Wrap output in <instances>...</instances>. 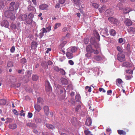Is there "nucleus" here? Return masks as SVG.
<instances>
[{"mask_svg":"<svg viewBox=\"0 0 135 135\" xmlns=\"http://www.w3.org/2000/svg\"><path fill=\"white\" fill-rule=\"evenodd\" d=\"M13 10H11L9 9V10L5 12V15L6 17H11V19L13 20L15 19V17L14 16H13Z\"/></svg>","mask_w":135,"mask_h":135,"instance_id":"obj_1","label":"nucleus"},{"mask_svg":"<svg viewBox=\"0 0 135 135\" xmlns=\"http://www.w3.org/2000/svg\"><path fill=\"white\" fill-rule=\"evenodd\" d=\"M18 3H15L14 2H12L10 4V6L9 9L11 10H14V9L16 10L18 9Z\"/></svg>","mask_w":135,"mask_h":135,"instance_id":"obj_2","label":"nucleus"},{"mask_svg":"<svg viewBox=\"0 0 135 135\" xmlns=\"http://www.w3.org/2000/svg\"><path fill=\"white\" fill-rule=\"evenodd\" d=\"M108 20L112 24H115L117 25H118L120 23V21H118L117 19L112 17H109L108 18Z\"/></svg>","mask_w":135,"mask_h":135,"instance_id":"obj_3","label":"nucleus"},{"mask_svg":"<svg viewBox=\"0 0 135 135\" xmlns=\"http://www.w3.org/2000/svg\"><path fill=\"white\" fill-rule=\"evenodd\" d=\"M117 60L119 61L122 62L125 61V55L121 53H119L117 55Z\"/></svg>","mask_w":135,"mask_h":135,"instance_id":"obj_4","label":"nucleus"},{"mask_svg":"<svg viewBox=\"0 0 135 135\" xmlns=\"http://www.w3.org/2000/svg\"><path fill=\"white\" fill-rule=\"evenodd\" d=\"M45 89L47 91H49L51 89V87L50 86V84L48 81L45 82Z\"/></svg>","mask_w":135,"mask_h":135,"instance_id":"obj_5","label":"nucleus"},{"mask_svg":"<svg viewBox=\"0 0 135 135\" xmlns=\"http://www.w3.org/2000/svg\"><path fill=\"white\" fill-rule=\"evenodd\" d=\"M86 50L87 52H93V51L94 50V49L93 48L92 46L91 45H89L86 46Z\"/></svg>","mask_w":135,"mask_h":135,"instance_id":"obj_6","label":"nucleus"},{"mask_svg":"<svg viewBox=\"0 0 135 135\" xmlns=\"http://www.w3.org/2000/svg\"><path fill=\"white\" fill-rule=\"evenodd\" d=\"M1 25L6 27H8L9 26V23L7 20H4L1 22Z\"/></svg>","mask_w":135,"mask_h":135,"instance_id":"obj_7","label":"nucleus"},{"mask_svg":"<svg viewBox=\"0 0 135 135\" xmlns=\"http://www.w3.org/2000/svg\"><path fill=\"white\" fill-rule=\"evenodd\" d=\"M92 122L91 118L89 117L88 118L85 122V124L86 126H90Z\"/></svg>","mask_w":135,"mask_h":135,"instance_id":"obj_8","label":"nucleus"},{"mask_svg":"<svg viewBox=\"0 0 135 135\" xmlns=\"http://www.w3.org/2000/svg\"><path fill=\"white\" fill-rule=\"evenodd\" d=\"M105 13L107 16H108L112 15L113 14V12L112 9H108L106 10Z\"/></svg>","mask_w":135,"mask_h":135,"instance_id":"obj_9","label":"nucleus"},{"mask_svg":"<svg viewBox=\"0 0 135 135\" xmlns=\"http://www.w3.org/2000/svg\"><path fill=\"white\" fill-rule=\"evenodd\" d=\"M39 8L41 10H47L48 7V6L47 5L44 4H42L39 6Z\"/></svg>","mask_w":135,"mask_h":135,"instance_id":"obj_10","label":"nucleus"},{"mask_svg":"<svg viewBox=\"0 0 135 135\" xmlns=\"http://www.w3.org/2000/svg\"><path fill=\"white\" fill-rule=\"evenodd\" d=\"M124 22L126 25L127 26H129L132 25V21L127 18H126Z\"/></svg>","mask_w":135,"mask_h":135,"instance_id":"obj_11","label":"nucleus"},{"mask_svg":"<svg viewBox=\"0 0 135 135\" xmlns=\"http://www.w3.org/2000/svg\"><path fill=\"white\" fill-rule=\"evenodd\" d=\"M68 80L66 79L63 78L61 79V84L63 85H65L68 84Z\"/></svg>","mask_w":135,"mask_h":135,"instance_id":"obj_12","label":"nucleus"},{"mask_svg":"<svg viewBox=\"0 0 135 135\" xmlns=\"http://www.w3.org/2000/svg\"><path fill=\"white\" fill-rule=\"evenodd\" d=\"M27 9H28V11L31 13L36 12V9L33 6L30 5H29L27 7Z\"/></svg>","mask_w":135,"mask_h":135,"instance_id":"obj_13","label":"nucleus"},{"mask_svg":"<svg viewBox=\"0 0 135 135\" xmlns=\"http://www.w3.org/2000/svg\"><path fill=\"white\" fill-rule=\"evenodd\" d=\"M132 9L131 8L127 7L125 8H124L123 10V13L124 14H127L128 13L132 11Z\"/></svg>","mask_w":135,"mask_h":135,"instance_id":"obj_14","label":"nucleus"},{"mask_svg":"<svg viewBox=\"0 0 135 135\" xmlns=\"http://www.w3.org/2000/svg\"><path fill=\"white\" fill-rule=\"evenodd\" d=\"M122 65L124 67H131L132 66V64L130 63L127 62L126 61L123 63Z\"/></svg>","mask_w":135,"mask_h":135,"instance_id":"obj_15","label":"nucleus"},{"mask_svg":"<svg viewBox=\"0 0 135 135\" xmlns=\"http://www.w3.org/2000/svg\"><path fill=\"white\" fill-rule=\"evenodd\" d=\"M44 111L46 115H47L49 114V107L47 106H45L44 107Z\"/></svg>","mask_w":135,"mask_h":135,"instance_id":"obj_16","label":"nucleus"},{"mask_svg":"<svg viewBox=\"0 0 135 135\" xmlns=\"http://www.w3.org/2000/svg\"><path fill=\"white\" fill-rule=\"evenodd\" d=\"M123 7V5L120 2L118 3L117 6H116V7L117 8L120 10H122Z\"/></svg>","mask_w":135,"mask_h":135,"instance_id":"obj_17","label":"nucleus"},{"mask_svg":"<svg viewBox=\"0 0 135 135\" xmlns=\"http://www.w3.org/2000/svg\"><path fill=\"white\" fill-rule=\"evenodd\" d=\"M66 57L69 59H72L73 57V54L69 52H66Z\"/></svg>","mask_w":135,"mask_h":135,"instance_id":"obj_18","label":"nucleus"},{"mask_svg":"<svg viewBox=\"0 0 135 135\" xmlns=\"http://www.w3.org/2000/svg\"><path fill=\"white\" fill-rule=\"evenodd\" d=\"M128 32L130 34H133L135 32V28L132 27H130L129 29H128Z\"/></svg>","mask_w":135,"mask_h":135,"instance_id":"obj_19","label":"nucleus"},{"mask_svg":"<svg viewBox=\"0 0 135 135\" xmlns=\"http://www.w3.org/2000/svg\"><path fill=\"white\" fill-rule=\"evenodd\" d=\"M37 43L36 42L33 41L31 43V47L32 49H34L37 47Z\"/></svg>","mask_w":135,"mask_h":135,"instance_id":"obj_20","label":"nucleus"},{"mask_svg":"<svg viewBox=\"0 0 135 135\" xmlns=\"http://www.w3.org/2000/svg\"><path fill=\"white\" fill-rule=\"evenodd\" d=\"M33 21L32 19L27 18L25 20V22L27 24L30 25L32 24Z\"/></svg>","mask_w":135,"mask_h":135,"instance_id":"obj_21","label":"nucleus"},{"mask_svg":"<svg viewBox=\"0 0 135 135\" xmlns=\"http://www.w3.org/2000/svg\"><path fill=\"white\" fill-rule=\"evenodd\" d=\"M117 132L120 135H126V132L122 130H118Z\"/></svg>","mask_w":135,"mask_h":135,"instance_id":"obj_22","label":"nucleus"},{"mask_svg":"<svg viewBox=\"0 0 135 135\" xmlns=\"http://www.w3.org/2000/svg\"><path fill=\"white\" fill-rule=\"evenodd\" d=\"M46 127L49 129H51L52 130L53 129L55 128L54 126L51 124H46Z\"/></svg>","mask_w":135,"mask_h":135,"instance_id":"obj_23","label":"nucleus"},{"mask_svg":"<svg viewBox=\"0 0 135 135\" xmlns=\"http://www.w3.org/2000/svg\"><path fill=\"white\" fill-rule=\"evenodd\" d=\"M71 122L73 125H75L77 123L76 118L74 117L72 118Z\"/></svg>","mask_w":135,"mask_h":135,"instance_id":"obj_24","label":"nucleus"},{"mask_svg":"<svg viewBox=\"0 0 135 135\" xmlns=\"http://www.w3.org/2000/svg\"><path fill=\"white\" fill-rule=\"evenodd\" d=\"M94 59L98 61H100L102 60V57L100 56L97 55L94 56Z\"/></svg>","mask_w":135,"mask_h":135,"instance_id":"obj_25","label":"nucleus"},{"mask_svg":"<svg viewBox=\"0 0 135 135\" xmlns=\"http://www.w3.org/2000/svg\"><path fill=\"white\" fill-rule=\"evenodd\" d=\"M106 9V7L105 6H103L100 8H99V12L100 13L104 12L105 9Z\"/></svg>","mask_w":135,"mask_h":135,"instance_id":"obj_26","label":"nucleus"},{"mask_svg":"<svg viewBox=\"0 0 135 135\" xmlns=\"http://www.w3.org/2000/svg\"><path fill=\"white\" fill-rule=\"evenodd\" d=\"M44 101L43 99L40 97H39L37 98V104H42Z\"/></svg>","mask_w":135,"mask_h":135,"instance_id":"obj_27","label":"nucleus"},{"mask_svg":"<svg viewBox=\"0 0 135 135\" xmlns=\"http://www.w3.org/2000/svg\"><path fill=\"white\" fill-rule=\"evenodd\" d=\"M115 82L117 86H118L119 84H120L123 82L122 79L119 78L117 79Z\"/></svg>","mask_w":135,"mask_h":135,"instance_id":"obj_28","label":"nucleus"},{"mask_svg":"<svg viewBox=\"0 0 135 135\" xmlns=\"http://www.w3.org/2000/svg\"><path fill=\"white\" fill-rule=\"evenodd\" d=\"M35 109L38 112H39L41 109V107L39 105H35Z\"/></svg>","mask_w":135,"mask_h":135,"instance_id":"obj_29","label":"nucleus"},{"mask_svg":"<svg viewBox=\"0 0 135 135\" xmlns=\"http://www.w3.org/2000/svg\"><path fill=\"white\" fill-rule=\"evenodd\" d=\"M9 127L10 129H13L17 128V125L15 124H9Z\"/></svg>","mask_w":135,"mask_h":135,"instance_id":"obj_30","label":"nucleus"},{"mask_svg":"<svg viewBox=\"0 0 135 135\" xmlns=\"http://www.w3.org/2000/svg\"><path fill=\"white\" fill-rule=\"evenodd\" d=\"M127 53H128L129 54H130L131 52V50L130 48V44H128L127 45Z\"/></svg>","mask_w":135,"mask_h":135,"instance_id":"obj_31","label":"nucleus"},{"mask_svg":"<svg viewBox=\"0 0 135 135\" xmlns=\"http://www.w3.org/2000/svg\"><path fill=\"white\" fill-rule=\"evenodd\" d=\"M21 18L22 21H24L27 19V15L26 14L21 15L20 16Z\"/></svg>","mask_w":135,"mask_h":135,"instance_id":"obj_32","label":"nucleus"},{"mask_svg":"<svg viewBox=\"0 0 135 135\" xmlns=\"http://www.w3.org/2000/svg\"><path fill=\"white\" fill-rule=\"evenodd\" d=\"M38 76L37 75H33L32 76V79L33 81H36L38 79Z\"/></svg>","mask_w":135,"mask_h":135,"instance_id":"obj_33","label":"nucleus"},{"mask_svg":"<svg viewBox=\"0 0 135 135\" xmlns=\"http://www.w3.org/2000/svg\"><path fill=\"white\" fill-rule=\"evenodd\" d=\"M126 73H127V75H132L133 70H127L126 71Z\"/></svg>","mask_w":135,"mask_h":135,"instance_id":"obj_34","label":"nucleus"},{"mask_svg":"<svg viewBox=\"0 0 135 135\" xmlns=\"http://www.w3.org/2000/svg\"><path fill=\"white\" fill-rule=\"evenodd\" d=\"M109 32H110V35L113 36H115L116 34L115 31L114 29H111Z\"/></svg>","mask_w":135,"mask_h":135,"instance_id":"obj_35","label":"nucleus"},{"mask_svg":"<svg viewBox=\"0 0 135 135\" xmlns=\"http://www.w3.org/2000/svg\"><path fill=\"white\" fill-rule=\"evenodd\" d=\"M6 101L5 99H2L0 100V104L2 105H4L6 104Z\"/></svg>","mask_w":135,"mask_h":135,"instance_id":"obj_36","label":"nucleus"},{"mask_svg":"<svg viewBox=\"0 0 135 135\" xmlns=\"http://www.w3.org/2000/svg\"><path fill=\"white\" fill-rule=\"evenodd\" d=\"M92 52H87L85 54L86 57L88 58V59H90L91 55V53Z\"/></svg>","mask_w":135,"mask_h":135,"instance_id":"obj_37","label":"nucleus"},{"mask_svg":"<svg viewBox=\"0 0 135 135\" xmlns=\"http://www.w3.org/2000/svg\"><path fill=\"white\" fill-rule=\"evenodd\" d=\"M13 66V64L12 61H8L7 62V66L8 67H10L12 66Z\"/></svg>","mask_w":135,"mask_h":135,"instance_id":"obj_38","label":"nucleus"},{"mask_svg":"<svg viewBox=\"0 0 135 135\" xmlns=\"http://www.w3.org/2000/svg\"><path fill=\"white\" fill-rule=\"evenodd\" d=\"M76 100V101L79 102L80 100L81 97L79 94L76 95L75 96Z\"/></svg>","mask_w":135,"mask_h":135,"instance_id":"obj_39","label":"nucleus"},{"mask_svg":"<svg viewBox=\"0 0 135 135\" xmlns=\"http://www.w3.org/2000/svg\"><path fill=\"white\" fill-rule=\"evenodd\" d=\"M95 40V39L94 37H92L90 39V43L91 44H94L97 42Z\"/></svg>","mask_w":135,"mask_h":135,"instance_id":"obj_40","label":"nucleus"},{"mask_svg":"<svg viewBox=\"0 0 135 135\" xmlns=\"http://www.w3.org/2000/svg\"><path fill=\"white\" fill-rule=\"evenodd\" d=\"M92 45L94 46V47L96 49H97L99 48V45L98 42Z\"/></svg>","mask_w":135,"mask_h":135,"instance_id":"obj_41","label":"nucleus"},{"mask_svg":"<svg viewBox=\"0 0 135 135\" xmlns=\"http://www.w3.org/2000/svg\"><path fill=\"white\" fill-rule=\"evenodd\" d=\"M94 36H95L97 39L99 41L100 40V37L99 34L98 33L96 32L95 33H94Z\"/></svg>","mask_w":135,"mask_h":135,"instance_id":"obj_42","label":"nucleus"},{"mask_svg":"<svg viewBox=\"0 0 135 135\" xmlns=\"http://www.w3.org/2000/svg\"><path fill=\"white\" fill-rule=\"evenodd\" d=\"M35 121L37 123H41L42 122V120L40 118H37L35 119Z\"/></svg>","mask_w":135,"mask_h":135,"instance_id":"obj_43","label":"nucleus"},{"mask_svg":"<svg viewBox=\"0 0 135 135\" xmlns=\"http://www.w3.org/2000/svg\"><path fill=\"white\" fill-rule=\"evenodd\" d=\"M20 62L22 64H24L27 62L25 58H22L20 60Z\"/></svg>","mask_w":135,"mask_h":135,"instance_id":"obj_44","label":"nucleus"},{"mask_svg":"<svg viewBox=\"0 0 135 135\" xmlns=\"http://www.w3.org/2000/svg\"><path fill=\"white\" fill-rule=\"evenodd\" d=\"M132 75H126V79L127 80H130L132 78Z\"/></svg>","mask_w":135,"mask_h":135,"instance_id":"obj_45","label":"nucleus"},{"mask_svg":"<svg viewBox=\"0 0 135 135\" xmlns=\"http://www.w3.org/2000/svg\"><path fill=\"white\" fill-rule=\"evenodd\" d=\"M40 31L42 32H41L43 33H46L48 32V31H47L46 28H42L41 30H40Z\"/></svg>","mask_w":135,"mask_h":135,"instance_id":"obj_46","label":"nucleus"},{"mask_svg":"<svg viewBox=\"0 0 135 135\" xmlns=\"http://www.w3.org/2000/svg\"><path fill=\"white\" fill-rule=\"evenodd\" d=\"M59 71L60 73H61L62 75H65L66 74V72H65L64 70L63 69H60V70Z\"/></svg>","mask_w":135,"mask_h":135,"instance_id":"obj_47","label":"nucleus"},{"mask_svg":"<svg viewBox=\"0 0 135 135\" xmlns=\"http://www.w3.org/2000/svg\"><path fill=\"white\" fill-rule=\"evenodd\" d=\"M34 17V15L33 14H32L31 13L28 14V16H27V18H29L30 19H32Z\"/></svg>","mask_w":135,"mask_h":135,"instance_id":"obj_48","label":"nucleus"},{"mask_svg":"<svg viewBox=\"0 0 135 135\" xmlns=\"http://www.w3.org/2000/svg\"><path fill=\"white\" fill-rule=\"evenodd\" d=\"M16 25L17 29L18 30H21V25L20 23V22L17 23Z\"/></svg>","mask_w":135,"mask_h":135,"instance_id":"obj_49","label":"nucleus"},{"mask_svg":"<svg viewBox=\"0 0 135 135\" xmlns=\"http://www.w3.org/2000/svg\"><path fill=\"white\" fill-rule=\"evenodd\" d=\"M54 69L57 72L59 71L60 70L62 69L61 68H59L57 66H54Z\"/></svg>","mask_w":135,"mask_h":135,"instance_id":"obj_50","label":"nucleus"},{"mask_svg":"<svg viewBox=\"0 0 135 135\" xmlns=\"http://www.w3.org/2000/svg\"><path fill=\"white\" fill-rule=\"evenodd\" d=\"M66 43L67 42L66 41H63L61 42V44H60V46H61L62 47H63L66 44Z\"/></svg>","mask_w":135,"mask_h":135,"instance_id":"obj_51","label":"nucleus"},{"mask_svg":"<svg viewBox=\"0 0 135 135\" xmlns=\"http://www.w3.org/2000/svg\"><path fill=\"white\" fill-rule=\"evenodd\" d=\"M85 89L86 90H87L88 89V91L89 92H90L91 91V88L90 87L86 86L85 88Z\"/></svg>","mask_w":135,"mask_h":135,"instance_id":"obj_52","label":"nucleus"},{"mask_svg":"<svg viewBox=\"0 0 135 135\" xmlns=\"http://www.w3.org/2000/svg\"><path fill=\"white\" fill-rule=\"evenodd\" d=\"M26 126L30 127H32L33 126V124L32 123H27L26 124Z\"/></svg>","mask_w":135,"mask_h":135,"instance_id":"obj_53","label":"nucleus"},{"mask_svg":"<svg viewBox=\"0 0 135 135\" xmlns=\"http://www.w3.org/2000/svg\"><path fill=\"white\" fill-rule=\"evenodd\" d=\"M24 111L23 110H22L20 111V115L21 116H25V113H24Z\"/></svg>","mask_w":135,"mask_h":135,"instance_id":"obj_54","label":"nucleus"},{"mask_svg":"<svg viewBox=\"0 0 135 135\" xmlns=\"http://www.w3.org/2000/svg\"><path fill=\"white\" fill-rule=\"evenodd\" d=\"M92 6L96 8H97L98 7V5L96 3H92Z\"/></svg>","mask_w":135,"mask_h":135,"instance_id":"obj_55","label":"nucleus"},{"mask_svg":"<svg viewBox=\"0 0 135 135\" xmlns=\"http://www.w3.org/2000/svg\"><path fill=\"white\" fill-rule=\"evenodd\" d=\"M60 25V23H56L55 24L54 27V29H56L58 28V26L59 27Z\"/></svg>","mask_w":135,"mask_h":135,"instance_id":"obj_56","label":"nucleus"},{"mask_svg":"<svg viewBox=\"0 0 135 135\" xmlns=\"http://www.w3.org/2000/svg\"><path fill=\"white\" fill-rule=\"evenodd\" d=\"M81 106L80 105H79L78 106H77V107H76V108H75V110L76 112H78V110H79V109H80L81 108Z\"/></svg>","mask_w":135,"mask_h":135,"instance_id":"obj_57","label":"nucleus"},{"mask_svg":"<svg viewBox=\"0 0 135 135\" xmlns=\"http://www.w3.org/2000/svg\"><path fill=\"white\" fill-rule=\"evenodd\" d=\"M15 48L14 46H12L11 48L10 49L11 52L12 53H13L14 52L15 50Z\"/></svg>","mask_w":135,"mask_h":135,"instance_id":"obj_58","label":"nucleus"},{"mask_svg":"<svg viewBox=\"0 0 135 135\" xmlns=\"http://www.w3.org/2000/svg\"><path fill=\"white\" fill-rule=\"evenodd\" d=\"M90 131L88 130H86L84 131V133L86 135H88L90 134Z\"/></svg>","mask_w":135,"mask_h":135,"instance_id":"obj_59","label":"nucleus"},{"mask_svg":"<svg viewBox=\"0 0 135 135\" xmlns=\"http://www.w3.org/2000/svg\"><path fill=\"white\" fill-rule=\"evenodd\" d=\"M89 41V40L87 38H85L84 39V43L85 44H87L88 43V41Z\"/></svg>","mask_w":135,"mask_h":135,"instance_id":"obj_60","label":"nucleus"},{"mask_svg":"<svg viewBox=\"0 0 135 135\" xmlns=\"http://www.w3.org/2000/svg\"><path fill=\"white\" fill-rule=\"evenodd\" d=\"M71 51L73 52H74L76 51V48L75 47H72L71 49Z\"/></svg>","mask_w":135,"mask_h":135,"instance_id":"obj_61","label":"nucleus"},{"mask_svg":"<svg viewBox=\"0 0 135 135\" xmlns=\"http://www.w3.org/2000/svg\"><path fill=\"white\" fill-rule=\"evenodd\" d=\"M11 27L12 29H15L16 28H17L16 25L14 24H12L11 25Z\"/></svg>","mask_w":135,"mask_h":135,"instance_id":"obj_62","label":"nucleus"},{"mask_svg":"<svg viewBox=\"0 0 135 135\" xmlns=\"http://www.w3.org/2000/svg\"><path fill=\"white\" fill-rule=\"evenodd\" d=\"M51 26L49 25L48 27H46V29L47 31H48V32H49L51 30Z\"/></svg>","mask_w":135,"mask_h":135,"instance_id":"obj_63","label":"nucleus"},{"mask_svg":"<svg viewBox=\"0 0 135 135\" xmlns=\"http://www.w3.org/2000/svg\"><path fill=\"white\" fill-rule=\"evenodd\" d=\"M32 113H31L29 112L28 113V115H27V117L28 118H32Z\"/></svg>","mask_w":135,"mask_h":135,"instance_id":"obj_64","label":"nucleus"}]
</instances>
